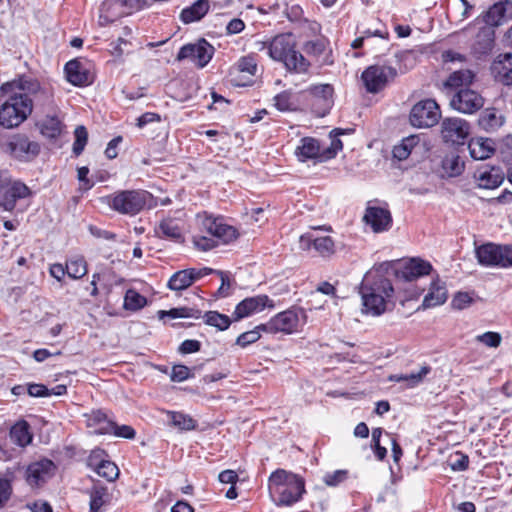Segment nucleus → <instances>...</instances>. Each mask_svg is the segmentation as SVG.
<instances>
[{
    "label": "nucleus",
    "instance_id": "f257e3e1",
    "mask_svg": "<svg viewBox=\"0 0 512 512\" xmlns=\"http://www.w3.org/2000/svg\"><path fill=\"white\" fill-rule=\"evenodd\" d=\"M254 49L267 51L274 61L284 65L287 71L304 74L310 68V62L296 49V41L291 33H282L267 41H255Z\"/></svg>",
    "mask_w": 512,
    "mask_h": 512
},
{
    "label": "nucleus",
    "instance_id": "f03ea898",
    "mask_svg": "<svg viewBox=\"0 0 512 512\" xmlns=\"http://www.w3.org/2000/svg\"><path fill=\"white\" fill-rule=\"evenodd\" d=\"M31 114V101L18 90L16 79L0 85V127L18 128Z\"/></svg>",
    "mask_w": 512,
    "mask_h": 512
},
{
    "label": "nucleus",
    "instance_id": "7ed1b4c3",
    "mask_svg": "<svg viewBox=\"0 0 512 512\" xmlns=\"http://www.w3.org/2000/svg\"><path fill=\"white\" fill-rule=\"evenodd\" d=\"M360 294L362 311L372 316H380L386 311V305L393 297L394 288L383 274L369 272L361 283Z\"/></svg>",
    "mask_w": 512,
    "mask_h": 512
},
{
    "label": "nucleus",
    "instance_id": "20e7f679",
    "mask_svg": "<svg viewBox=\"0 0 512 512\" xmlns=\"http://www.w3.org/2000/svg\"><path fill=\"white\" fill-rule=\"evenodd\" d=\"M197 220L200 231L211 236H193V243L199 250L208 251L219 244H229L239 236L236 228L224 223L222 218H214L211 215L204 213L203 215L199 214L197 216Z\"/></svg>",
    "mask_w": 512,
    "mask_h": 512
},
{
    "label": "nucleus",
    "instance_id": "39448f33",
    "mask_svg": "<svg viewBox=\"0 0 512 512\" xmlns=\"http://www.w3.org/2000/svg\"><path fill=\"white\" fill-rule=\"evenodd\" d=\"M269 489L278 496V506H291L305 493V481L292 472L277 469L269 477Z\"/></svg>",
    "mask_w": 512,
    "mask_h": 512
},
{
    "label": "nucleus",
    "instance_id": "423d86ee",
    "mask_svg": "<svg viewBox=\"0 0 512 512\" xmlns=\"http://www.w3.org/2000/svg\"><path fill=\"white\" fill-rule=\"evenodd\" d=\"M16 79L18 90L30 99L32 111L34 108L41 112H53L56 108L54 92L51 87L43 86L40 82L30 76H19Z\"/></svg>",
    "mask_w": 512,
    "mask_h": 512
},
{
    "label": "nucleus",
    "instance_id": "0eeeda50",
    "mask_svg": "<svg viewBox=\"0 0 512 512\" xmlns=\"http://www.w3.org/2000/svg\"><path fill=\"white\" fill-rule=\"evenodd\" d=\"M105 199L114 211L134 216L148 205L152 200V194L146 190H122L105 197Z\"/></svg>",
    "mask_w": 512,
    "mask_h": 512
},
{
    "label": "nucleus",
    "instance_id": "6e6552de",
    "mask_svg": "<svg viewBox=\"0 0 512 512\" xmlns=\"http://www.w3.org/2000/svg\"><path fill=\"white\" fill-rule=\"evenodd\" d=\"M307 320L306 312L303 308L292 307L276 314L267 323L260 324L264 332L292 334L298 331Z\"/></svg>",
    "mask_w": 512,
    "mask_h": 512
},
{
    "label": "nucleus",
    "instance_id": "1a4fd4ad",
    "mask_svg": "<svg viewBox=\"0 0 512 512\" xmlns=\"http://www.w3.org/2000/svg\"><path fill=\"white\" fill-rule=\"evenodd\" d=\"M333 94L334 88L331 84L311 85L301 92V96L317 117H324L329 113L334 104Z\"/></svg>",
    "mask_w": 512,
    "mask_h": 512
},
{
    "label": "nucleus",
    "instance_id": "9d476101",
    "mask_svg": "<svg viewBox=\"0 0 512 512\" xmlns=\"http://www.w3.org/2000/svg\"><path fill=\"white\" fill-rule=\"evenodd\" d=\"M31 195L30 189L21 181L12 180L0 174V207L5 211H13L16 202Z\"/></svg>",
    "mask_w": 512,
    "mask_h": 512
},
{
    "label": "nucleus",
    "instance_id": "9b49d317",
    "mask_svg": "<svg viewBox=\"0 0 512 512\" xmlns=\"http://www.w3.org/2000/svg\"><path fill=\"white\" fill-rule=\"evenodd\" d=\"M441 112L435 100L426 99L416 103L410 112V122L414 127L429 128L438 123Z\"/></svg>",
    "mask_w": 512,
    "mask_h": 512
},
{
    "label": "nucleus",
    "instance_id": "f8f14e48",
    "mask_svg": "<svg viewBox=\"0 0 512 512\" xmlns=\"http://www.w3.org/2000/svg\"><path fill=\"white\" fill-rule=\"evenodd\" d=\"M396 75V69L391 66L373 65L363 71L361 78L368 92L377 93Z\"/></svg>",
    "mask_w": 512,
    "mask_h": 512
},
{
    "label": "nucleus",
    "instance_id": "ddd939ff",
    "mask_svg": "<svg viewBox=\"0 0 512 512\" xmlns=\"http://www.w3.org/2000/svg\"><path fill=\"white\" fill-rule=\"evenodd\" d=\"M214 51V47L208 41L200 39L196 43H188L182 46L176 56V60L189 59L198 68H204L212 59Z\"/></svg>",
    "mask_w": 512,
    "mask_h": 512
},
{
    "label": "nucleus",
    "instance_id": "4468645a",
    "mask_svg": "<svg viewBox=\"0 0 512 512\" xmlns=\"http://www.w3.org/2000/svg\"><path fill=\"white\" fill-rule=\"evenodd\" d=\"M9 153L15 159L22 162L34 160L40 153L41 146L24 134L14 135L7 144Z\"/></svg>",
    "mask_w": 512,
    "mask_h": 512
},
{
    "label": "nucleus",
    "instance_id": "2eb2a0df",
    "mask_svg": "<svg viewBox=\"0 0 512 512\" xmlns=\"http://www.w3.org/2000/svg\"><path fill=\"white\" fill-rule=\"evenodd\" d=\"M469 134L470 125L462 118H445L441 123V136L443 141L446 143L462 145Z\"/></svg>",
    "mask_w": 512,
    "mask_h": 512
},
{
    "label": "nucleus",
    "instance_id": "dca6fc26",
    "mask_svg": "<svg viewBox=\"0 0 512 512\" xmlns=\"http://www.w3.org/2000/svg\"><path fill=\"white\" fill-rule=\"evenodd\" d=\"M484 105V98L475 90L459 89L451 98L450 106L461 113L472 114Z\"/></svg>",
    "mask_w": 512,
    "mask_h": 512
},
{
    "label": "nucleus",
    "instance_id": "f3484780",
    "mask_svg": "<svg viewBox=\"0 0 512 512\" xmlns=\"http://www.w3.org/2000/svg\"><path fill=\"white\" fill-rule=\"evenodd\" d=\"M55 464L49 459H41L28 465L26 481L32 488H38L50 479L55 471Z\"/></svg>",
    "mask_w": 512,
    "mask_h": 512
},
{
    "label": "nucleus",
    "instance_id": "a211bd4d",
    "mask_svg": "<svg viewBox=\"0 0 512 512\" xmlns=\"http://www.w3.org/2000/svg\"><path fill=\"white\" fill-rule=\"evenodd\" d=\"M363 220L375 233L387 231L392 226L391 213L384 207L367 206Z\"/></svg>",
    "mask_w": 512,
    "mask_h": 512
},
{
    "label": "nucleus",
    "instance_id": "6ab92c4d",
    "mask_svg": "<svg viewBox=\"0 0 512 512\" xmlns=\"http://www.w3.org/2000/svg\"><path fill=\"white\" fill-rule=\"evenodd\" d=\"M274 302L267 295H257L245 298L237 304L233 316L235 320H240L255 312H260L264 308H274Z\"/></svg>",
    "mask_w": 512,
    "mask_h": 512
},
{
    "label": "nucleus",
    "instance_id": "aec40b11",
    "mask_svg": "<svg viewBox=\"0 0 512 512\" xmlns=\"http://www.w3.org/2000/svg\"><path fill=\"white\" fill-rule=\"evenodd\" d=\"M432 265L420 258H411L405 261L400 268L396 270V276L405 281H414L419 277L430 274Z\"/></svg>",
    "mask_w": 512,
    "mask_h": 512
},
{
    "label": "nucleus",
    "instance_id": "412c9836",
    "mask_svg": "<svg viewBox=\"0 0 512 512\" xmlns=\"http://www.w3.org/2000/svg\"><path fill=\"white\" fill-rule=\"evenodd\" d=\"M478 263L485 267H502V245L488 242L475 249Z\"/></svg>",
    "mask_w": 512,
    "mask_h": 512
},
{
    "label": "nucleus",
    "instance_id": "4be33fe9",
    "mask_svg": "<svg viewBox=\"0 0 512 512\" xmlns=\"http://www.w3.org/2000/svg\"><path fill=\"white\" fill-rule=\"evenodd\" d=\"M512 18V2L509 0L500 1L492 5L482 16L485 26L494 29Z\"/></svg>",
    "mask_w": 512,
    "mask_h": 512
},
{
    "label": "nucleus",
    "instance_id": "5701e85b",
    "mask_svg": "<svg viewBox=\"0 0 512 512\" xmlns=\"http://www.w3.org/2000/svg\"><path fill=\"white\" fill-rule=\"evenodd\" d=\"M66 79L74 86H86L92 83V76L84 63L74 59L65 64Z\"/></svg>",
    "mask_w": 512,
    "mask_h": 512
},
{
    "label": "nucleus",
    "instance_id": "b1692460",
    "mask_svg": "<svg viewBox=\"0 0 512 512\" xmlns=\"http://www.w3.org/2000/svg\"><path fill=\"white\" fill-rule=\"evenodd\" d=\"M491 73L496 81L507 86L512 85V54H500L492 62Z\"/></svg>",
    "mask_w": 512,
    "mask_h": 512
},
{
    "label": "nucleus",
    "instance_id": "393cba45",
    "mask_svg": "<svg viewBox=\"0 0 512 512\" xmlns=\"http://www.w3.org/2000/svg\"><path fill=\"white\" fill-rule=\"evenodd\" d=\"M120 0H104L100 6L98 23L105 27L126 14Z\"/></svg>",
    "mask_w": 512,
    "mask_h": 512
},
{
    "label": "nucleus",
    "instance_id": "a878e982",
    "mask_svg": "<svg viewBox=\"0 0 512 512\" xmlns=\"http://www.w3.org/2000/svg\"><path fill=\"white\" fill-rule=\"evenodd\" d=\"M474 177L478 186L483 189H495L499 187L504 180L503 172L497 167H485L478 169Z\"/></svg>",
    "mask_w": 512,
    "mask_h": 512
},
{
    "label": "nucleus",
    "instance_id": "bb28decb",
    "mask_svg": "<svg viewBox=\"0 0 512 512\" xmlns=\"http://www.w3.org/2000/svg\"><path fill=\"white\" fill-rule=\"evenodd\" d=\"M322 151L323 147L319 140L312 137H304L300 140V145L296 148L295 154L302 162L309 159H317L323 162Z\"/></svg>",
    "mask_w": 512,
    "mask_h": 512
},
{
    "label": "nucleus",
    "instance_id": "cd10ccee",
    "mask_svg": "<svg viewBox=\"0 0 512 512\" xmlns=\"http://www.w3.org/2000/svg\"><path fill=\"white\" fill-rule=\"evenodd\" d=\"M95 420L98 423L104 422L105 426L100 428V433H112L116 437L133 439L136 435L135 430L129 425H117L115 422L106 420V415L101 412L95 414Z\"/></svg>",
    "mask_w": 512,
    "mask_h": 512
},
{
    "label": "nucleus",
    "instance_id": "c85d7f7f",
    "mask_svg": "<svg viewBox=\"0 0 512 512\" xmlns=\"http://www.w3.org/2000/svg\"><path fill=\"white\" fill-rule=\"evenodd\" d=\"M495 31L490 26H483L479 29L475 42L473 44V50L478 55L488 54L494 46Z\"/></svg>",
    "mask_w": 512,
    "mask_h": 512
},
{
    "label": "nucleus",
    "instance_id": "c756f323",
    "mask_svg": "<svg viewBox=\"0 0 512 512\" xmlns=\"http://www.w3.org/2000/svg\"><path fill=\"white\" fill-rule=\"evenodd\" d=\"M470 155L475 160H485L495 151L494 142L489 138H473L468 143Z\"/></svg>",
    "mask_w": 512,
    "mask_h": 512
},
{
    "label": "nucleus",
    "instance_id": "7c9ffc66",
    "mask_svg": "<svg viewBox=\"0 0 512 512\" xmlns=\"http://www.w3.org/2000/svg\"><path fill=\"white\" fill-rule=\"evenodd\" d=\"M447 300V290L445 284L439 280H435L431 283L429 292L423 299L422 307L432 308L443 304Z\"/></svg>",
    "mask_w": 512,
    "mask_h": 512
},
{
    "label": "nucleus",
    "instance_id": "2f4dec72",
    "mask_svg": "<svg viewBox=\"0 0 512 512\" xmlns=\"http://www.w3.org/2000/svg\"><path fill=\"white\" fill-rule=\"evenodd\" d=\"M155 233L160 238L169 239L175 242L183 241L182 229L172 218L163 219L155 228Z\"/></svg>",
    "mask_w": 512,
    "mask_h": 512
},
{
    "label": "nucleus",
    "instance_id": "473e14b6",
    "mask_svg": "<svg viewBox=\"0 0 512 512\" xmlns=\"http://www.w3.org/2000/svg\"><path fill=\"white\" fill-rule=\"evenodd\" d=\"M209 8L208 0H197L191 6L181 11L180 19L185 24L199 21L208 13Z\"/></svg>",
    "mask_w": 512,
    "mask_h": 512
},
{
    "label": "nucleus",
    "instance_id": "72a5a7b5",
    "mask_svg": "<svg viewBox=\"0 0 512 512\" xmlns=\"http://www.w3.org/2000/svg\"><path fill=\"white\" fill-rule=\"evenodd\" d=\"M88 494L90 497L89 512H100L110 502V494L105 486L94 485Z\"/></svg>",
    "mask_w": 512,
    "mask_h": 512
},
{
    "label": "nucleus",
    "instance_id": "f704fd0d",
    "mask_svg": "<svg viewBox=\"0 0 512 512\" xmlns=\"http://www.w3.org/2000/svg\"><path fill=\"white\" fill-rule=\"evenodd\" d=\"M10 438L14 444L20 447L29 445L33 439L29 424L24 420L14 424L10 430Z\"/></svg>",
    "mask_w": 512,
    "mask_h": 512
},
{
    "label": "nucleus",
    "instance_id": "c9c22d12",
    "mask_svg": "<svg viewBox=\"0 0 512 512\" xmlns=\"http://www.w3.org/2000/svg\"><path fill=\"white\" fill-rule=\"evenodd\" d=\"M474 78V72L469 69L457 70L449 75L444 86L451 89H464L463 87L470 85Z\"/></svg>",
    "mask_w": 512,
    "mask_h": 512
},
{
    "label": "nucleus",
    "instance_id": "e433bc0d",
    "mask_svg": "<svg viewBox=\"0 0 512 512\" xmlns=\"http://www.w3.org/2000/svg\"><path fill=\"white\" fill-rule=\"evenodd\" d=\"M443 175L447 177H457L462 174L465 168L464 161L456 153L446 154L442 159Z\"/></svg>",
    "mask_w": 512,
    "mask_h": 512
},
{
    "label": "nucleus",
    "instance_id": "4c0bfd02",
    "mask_svg": "<svg viewBox=\"0 0 512 512\" xmlns=\"http://www.w3.org/2000/svg\"><path fill=\"white\" fill-rule=\"evenodd\" d=\"M166 414L169 419V424L179 430L190 431L194 430L197 426L196 420L188 414L177 411H166Z\"/></svg>",
    "mask_w": 512,
    "mask_h": 512
},
{
    "label": "nucleus",
    "instance_id": "58836bf2",
    "mask_svg": "<svg viewBox=\"0 0 512 512\" xmlns=\"http://www.w3.org/2000/svg\"><path fill=\"white\" fill-rule=\"evenodd\" d=\"M159 318L163 319L165 317H169L171 319L176 318H190V319H200L202 317L201 311L194 307H176L172 308L168 311L160 310L158 312Z\"/></svg>",
    "mask_w": 512,
    "mask_h": 512
},
{
    "label": "nucleus",
    "instance_id": "ea45409f",
    "mask_svg": "<svg viewBox=\"0 0 512 512\" xmlns=\"http://www.w3.org/2000/svg\"><path fill=\"white\" fill-rule=\"evenodd\" d=\"M41 134L49 139H55L62 133V122L55 115H47L40 124Z\"/></svg>",
    "mask_w": 512,
    "mask_h": 512
},
{
    "label": "nucleus",
    "instance_id": "a19ab883",
    "mask_svg": "<svg viewBox=\"0 0 512 512\" xmlns=\"http://www.w3.org/2000/svg\"><path fill=\"white\" fill-rule=\"evenodd\" d=\"M420 138L417 135H410L404 138L400 144L394 146L393 148V157L398 159L399 161L406 160L414 147L419 144Z\"/></svg>",
    "mask_w": 512,
    "mask_h": 512
},
{
    "label": "nucleus",
    "instance_id": "79ce46f5",
    "mask_svg": "<svg viewBox=\"0 0 512 512\" xmlns=\"http://www.w3.org/2000/svg\"><path fill=\"white\" fill-rule=\"evenodd\" d=\"M193 284V278L188 274L187 269L175 272L168 281V288L173 291L187 289Z\"/></svg>",
    "mask_w": 512,
    "mask_h": 512
},
{
    "label": "nucleus",
    "instance_id": "37998d69",
    "mask_svg": "<svg viewBox=\"0 0 512 512\" xmlns=\"http://www.w3.org/2000/svg\"><path fill=\"white\" fill-rule=\"evenodd\" d=\"M66 271L68 277L77 280L87 273V264L83 257H72L66 261Z\"/></svg>",
    "mask_w": 512,
    "mask_h": 512
},
{
    "label": "nucleus",
    "instance_id": "c03bdc74",
    "mask_svg": "<svg viewBox=\"0 0 512 512\" xmlns=\"http://www.w3.org/2000/svg\"><path fill=\"white\" fill-rule=\"evenodd\" d=\"M344 134L342 129H334L330 132L331 143L328 147H323L322 160H329L334 158L337 153L342 150L343 144L339 136Z\"/></svg>",
    "mask_w": 512,
    "mask_h": 512
},
{
    "label": "nucleus",
    "instance_id": "a18cd8bd",
    "mask_svg": "<svg viewBox=\"0 0 512 512\" xmlns=\"http://www.w3.org/2000/svg\"><path fill=\"white\" fill-rule=\"evenodd\" d=\"M478 124L486 131H494L502 125V118L494 109H487L481 113Z\"/></svg>",
    "mask_w": 512,
    "mask_h": 512
},
{
    "label": "nucleus",
    "instance_id": "49530a36",
    "mask_svg": "<svg viewBox=\"0 0 512 512\" xmlns=\"http://www.w3.org/2000/svg\"><path fill=\"white\" fill-rule=\"evenodd\" d=\"M147 303L146 298L134 289H128L124 296L123 307L129 311H137Z\"/></svg>",
    "mask_w": 512,
    "mask_h": 512
},
{
    "label": "nucleus",
    "instance_id": "de8ad7c7",
    "mask_svg": "<svg viewBox=\"0 0 512 512\" xmlns=\"http://www.w3.org/2000/svg\"><path fill=\"white\" fill-rule=\"evenodd\" d=\"M275 107L281 112L294 111L297 109V102L290 91H283L274 97Z\"/></svg>",
    "mask_w": 512,
    "mask_h": 512
},
{
    "label": "nucleus",
    "instance_id": "09e8293b",
    "mask_svg": "<svg viewBox=\"0 0 512 512\" xmlns=\"http://www.w3.org/2000/svg\"><path fill=\"white\" fill-rule=\"evenodd\" d=\"M314 250L323 258L330 257L335 253V243L330 236H316Z\"/></svg>",
    "mask_w": 512,
    "mask_h": 512
},
{
    "label": "nucleus",
    "instance_id": "8fccbe9b",
    "mask_svg": "<svg viewBox=\"0 0 512 512\" xmlns=\"http://www.w3.org/2000/svg\"><path fill=\"white\" fill-rule=\"evenodd\" d=\"M204 319L207 325L216 327L221 331L228 329L231 324V320L227 315L221 314L217 311L206 312Z\"/></svg>",
    "mask_w": 512,
    "mask_h": 512
},
{
    "label": "nucleus",
    "instance_id": "3c124183",
    "mask_svg": "<svg viewBox=\"0 0 512 512\" xmlns=\"http://www.w3.org/2000/svg\"><path fill=\"white\" fill-rule=\"evenodd\" d=\"M74 137L73 153L76 156H79L83 152L88 141V132L86 127L82 125L77 126L74 131Z\"/></svg>",
    "mask_w": 512,
    "mask_h": 512
},
{
    "label": "nucleus",
    "instance_id": "603ef678",
    "mask_svg": "<svg viewBox=\"0 0 512 512\" xmlns=\"http://www.w3.org/2000/svg\"><path fill=\"white\" fill-rule=\"evenodd\" d=\"M99 476L112 482L119 476V469L115 463L105 460L104 463L100 464L98 469L95 471Z\"/></svg>",
    "mask_w": 512,
    "mask_h": 512
},
{
    "label": "nucleus",
    "instance_id": "864d4df0",
    "mask_svg": "<svg viewBox=\"0 0 512 512\" xmlns=\"http://www.w3.org/2000/svg\"><path fill=\"white\" fill-rule=\"evenodd\" d=\"M327 40L324 38H317L314 40L307 41L304 44V51L308 55H313L315 57H319L322 55L326 49Z\"/></svg>",
    "mask_w": 512,
    "mask_h": 512
},
{
    "label": "nucleus",
    "instance_id": "5fc2aeb1",
    "mask_svg": "<svg viewBox=\"0 0 512 512\" xmlns=\"http://www.w3.org/2000/svg\"><path fill=\"white\" fill-rule=\"evenodd\" d=\"M194 374L192 370L182 364H177L172 367L171 372V380L174 382H183L191 377H193Z\"/></svg>",
    "mask_w": 512,
    "mask_h": 512
},
{
    "label": "nucleus",
    "instance_id": "6e6d98bb",
    "mask_svg": "<svg viewBox=\"0 0 512 512\" xmlns=\"http://www.w3.org/2000/svg\"><path fill=\"white\" fill-rule=\"evenodd\" d=\"M476 340L487 347L497 348L501 344L502 337L498 332L488 331L478 335Z\"/></svg>",
    "mask_w": 512,
    "mask_h": 512
},
{
    "label": "nucleus",
    "instance_id": "4d7b16f0",
    "mask_svg": "<svg viewBox=\"0 0 512 512\" xmlns=\"http://www.w3.org/2000/svg\"><path fill=\"white\" fill-rule=\"evenodd\" d=\"M261 331L264 332L261 328H259L258 325L255 329L240 334L236 340V343L242 347H246L247 345L256 342L260 338Z\"/></svg>",
    "mask_w": 512,
    "mask_h": 512
},
{
    "label": "nucleus",
    "instance_id": "13d9d810",
    "mask_svg": "<svg viewBox=\"0 0 512 512\" xmlns=\"http://www.w3.org/2000/svg\"><path fill=\"white\" fill-rule=\"evenodd\" d=\"M431 372L429 365L422 366L419 371L407 374V383L409 387H415L423 382L424 378Z\"/></svg>",
    "mask_w": 512,
    "mask_h": 512
},
{
    "label": "nucleus",
    "instance_id": "bf43d9fd",
    "mask_svg": "<svg viewBox=\"0 0 512 512\" xmlns=\"http://www.w3.org/2000/svg\"><path fill=\"white\" fill-rule=\"evenodd\" d=\"M382 435L381 428H375L372 431V443L374 447V453L378 460H383L387 455L385 447L380 445V437Z\"/></svg>",
    "mask_w": 512,
    "mask_h": 512
},
{
    "label": "nucleus",
    "instance_id": "052dcab7",
    "mask_svg": "<svg viewBox=\"0 0 512 512\" xmlns=\"http://www.w3.org/2000/svg\"><path fill=\"white\" fill-rule=\"evenodd\" d=\"M238 69L241 72L254 76L257 72V63L253 56H244L238 62Z\"/></svg>",
    "mask_w": 512,
    "mask_h": 512
},
{
    "label": "nucleus",
    "instance_id": "680f3d73",
    "mask_svg": "<svg viewBox=\"0 0 512 512\" xmlns=\"http://www.w3.org/2000/svg\"><path fill=\"white\" fill-rule=\"evenodd\" d=\"M160 121H161V116L158 113L146 112L136 119V126L139 129H142L148 124L160 122Z\"/></svg>",
    "mask_w": 512,
    "mask_h": 512
},
{
    "label": "nucleus",
    "instance_id": "e2e57ef3",
    "mask_svg": "<svg viewBox=\"0 0 512 512\" xmlns=\"http://www.w3.org/2000/svg\"><path fill=\"white\" fill-rule=\"evenodd\" d=\"M471 303L472 297L467 292H458L452 300V306L459 310L468 307Z\"/></svg>",
    "mask_w": 512,
    "mask_h": 512
},
{
    "label": "nucleus",
    "instance_id": "0e129e2a",
    "mask_svg": "<svg viewBox=\"0 0 512 512\" xmlns=\"http://www.w3.org/2000/svg\"><path fill=\"white\" fill-rule=\"evenodd\" d=\"M103 454H104L103 450H100V449L93 450L87 458V466L89 468L93 469L94 471H96L98 469V467L100 466V464L104 463V461H105V459H103V457H102Z\"/></svg>",
    "mask_w": 512,
    "mask_h": 512
},
{
    "label": "nucleus",
    "instance_id": "69168bd1",
    "mask_svg": "<svg viewBox=\"0 0 512 512\" xmlns=\"http://www.w3.org/2000/svg\"><path fill=\"white\" fill-rule=\"evenodd\" d=\"M457 458L450 463L453 471H465L469 466V457L461 452L456 453Z\"/></svg>",
    "mask_w": 512,
    "mask_h": 512
},
{
    "label": "nucleus",
    "instance_id": "338daca9",
    "mask_svg": "<svg viewBox=\"0 0 512 512\" xmlns=\"http://www.w3.org/2000/svg\"><path fill=\"white\" fill-rule=\"evenodd\" d=\"M88 174V167L83 166L78 168V180L81 185L80 188L85 191L90 190L94 186V182L88 178Z\"/></svg>",
    "mask_w": 512,
    "mask_h": 512
},
{
    "label": "nucleus",
    "instance_id": "774afa93",
    "mask_svg": "<svg viewBox=\"0 0 512 512\" xmlns=\"http://www.w3.org/2000/svg\"><path fill=\"white\" fill-rule=\"evenodd\" d=\"M346 478V472L342 470L334 471L333 473H328L324 476V482L328 486H337Z\"/></svg>",
    "mask_w": 512,
    "mask_h": 512
}]
</instances>
